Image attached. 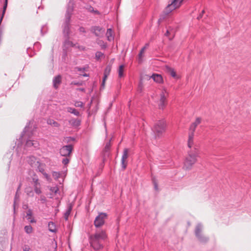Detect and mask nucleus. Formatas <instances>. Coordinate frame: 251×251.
I'll use <instances>...</instances> for the list:
<instances>
[{
	"mask_svg": "<svg viewBox=\"0 0 251 251\" xmlns=\"http://www.w3.org/2000/svg\"><path fill=\"white\" fill-rule=\"evenodd\" d=\"M107 218L106 213L101 212L96 217L94 221V225L97 229L95 233L90 236V240L91 246L95 250L102 249L103 242L107 238L105 230L99 228L104 225Z\"/></svg>",
	"mask_w": 251,
	"mask_h": 251,
	"instance_id": "1",
	"label": "nucleus"
},
{
	"mask_svg": "<svg viewBox=\"0 0 251 251\" xmlns=\"http://www.w3.org/2000/svg\"><path fill=\"white\" fill-rule=\"evenodd\" d=\"M30 123L31 122L30 121L25 126L19 140L21 142H22L24 139L26 140L25 145V148L26 149L31 147H33L34 149L38 148L39 146V142L37 141L31 140V136L32 134V132L29 131Z\"/></svg>",
	"mask_w": 251,
	"mask_h": 251,
	"instance_id": "2",
	"label": "nucleus"
},
{
	"mask_svg": "<svg viewBox=\"0 0 251 251\" xmlns=\"http://www.w3.org/2000/svg\"><path fill=\"white\" fill-rule=\"evenodd\" d=\"M74 2L70 0L65 14V21L63 25V30L65 34L69 35V26L70 25L71 17L74 10Z\"/></svg>",
	"mask_w": 251,
	"mask_h": 251,
	"instance_id": "3",
	"label": "nucleus"
},
{
	"mask_svg": "<svg viewBox=\"0 0 251 251\" xmlns=\"http://www.w3.org/2000/svg\"><path fill=\"white\" fill-rule=\"evenodd\" d=\"M198 155V151L196 148H194V151H188V155L186 157L183 168L185 170H190L192 166L196 163L197 161V157Z\"/></svg>",
	"mask_w": 251,
	"mask_h": 251,
	"instance_id": "4",
	"label": "nucleus"
},
{
	"mask_svg": "<svg viewBox=\"0 0 251 251\" xmlns=\"http://www.w3.org/2000/svg\"><path fill=\"white\" fill-rule=\"evenodd\" d=\"M201 121V119L200 117L197 118L196 121L193 123L189 128V133L188 140V147L189 148H192L193 147V139L194 136V132L196 127L199 125Z\"/></svg>",
	"mask_w": 251,
	"mask_h": 251,
	"instance_id": "5",
	"label": "nucleus"
},
{
	"mask_svg": "<svg viewBox=\"0 0 251 251\" xmlns=\"http://www.w3.org/2000/svg\"><path fill=\"white\" fill-rule=\"evenodd\" d=\"M202 230L203 226L201 224H197L195 230V234L200 243L205 244L208 241L209 238L203 234Z\"/></svg>",
	"mask_w": 251,
	"mask_h": 251,
	"instance_id": "6",
	"label": "nucleus"
},
{
	"mask_svg": "<svg viewBox=\"0 0 251 251\" xmlns=\"http://www.w3.org/2000/svg\"><path fill=\"white\" fill-rule=\"evenodd\" d=\"M166 123L163 120L158 121L155 123L152 130L156 136H159L162 133L165 131Z\"/></svg>",
	"mask_w": 251,
	"mask_h": 251,
	"instance_id": "7",
	"label": "nucleus"
},
{
	"mask_svg": "<svg viewBox=\"0 0 251 251\" xmlns=\"http://www.w3.org/2000/svg\"><path fill=\"white\" fill-rule=\"evenodd\" d=\"M183 0H172L171 3L166 7L165 12L166 14H169L175 9L178 8Z\"/></svg>",
	"mask_w": 251,
	"mask_h": 251,
	"instance_id": "8",
	"label": "nucleus"
},
{
	"mask_svg": "<svg viewBox=\"0 0 251 251\" xmlns=\"http://www.w3.org/2000/svg\"><path fill=\"white\" fill-rule=\"evenodd\" d=\"M32 180L34 192L38 195L42 193L41 184L39 181L38 177L36 174L33 175Z\"/></svg>",
	"mask_w": 251,
	"mask_h": 251,
	"instance_id": "9",
	"label": "nucleus"
},
{
	"mask_svg": "<svg viewBox=\"0 0 251 251\" xmlns=\"http://www.w3.org/2000/svg\"><path fill=\"white\" fill-rule=\"evenodd\" d=\"M73 149V146L72 145H68L63 146L60 149V154L61 156L64 157H69Z\"/></svg>",
	"mask_w": 251,
	"mask_h": 251,
	"instance_id": "10",
	"label": "nucleus"
},
{
	"mask_svg": "<svg viewBox=\"0 0 251 251\" xmlns=\"http://www.w3.org/2000/svg\"><path fill=\"white\" fill-rule=\"evenodd\" d=\"M166 92H162L160 95V99L158 104L159 109H163L167 104V97L168 94L166 95Z\"/></svg>",
	"mask_w": 251,
	"mask_h": 251,
	"instance_id": "11",
	"label": "nucleus"
},
{
	"mask_svg": "<svg viewBox=\"0 0 251 251\" xmlns=\"http://www.w3.org/2000/svg\"><path fill=\"white\" fill-rule=\"evenodd\" d=\"M91 31L97 37H102L105 32V29L99 26H94L91 28Z\"/></svg>",
	"mask_w": 251,
	"mask_h": 251,
	"instance_id": "12",
	"label": "nucleus"
},
{
	"mask_svg": "<svg viewBox=\"0 0 251 251\" xmlns=\"http://www.w3.org/2000/svg\"><path fill=\"white\" fill-rule=\"evenodd\" d=\"M129 152V149L127 148H125L124 150L121 159V164L122 168L125 170L126 167V160L128 157V153Z\"/></svg>",
	"mask_w": 251,
	"mask_h": 251,
	"instance_id": "13",
	"label": "nucleus"
},
{
	"mask_svg": "<svg viewBox=\"0 0 251 251\" xmlns=\"http://www.w3.org/2000/svg\"><path fill=\"white\" fill-rule=\"evenodd\" d=\"M111 143L110 140L107 142L105 145L104 148L103 149L102 154L103 155V160H104L109 155V151L110 150Z\"/></svg>",
	"mask_w": 251,
	"mask_h": 251,
	"instance_id": "14",
	"label": "nucleus"
},
{
	"mask_svg": "<svg viewBox=\"0 0 251 251\" xmlns=\"http://www.w3.org/2000/svg\"><path fill=\"white\" fill-rule=\"evenodd\" d=\"M26 161L32 167H34L37 166V162L39 161L37 160V158L34 156H29L27 157Z\"/></svg>",
	"mask_w": 251,
	"mask_h": 251,
	"instance_id": "15",
	"label": "nucleus"
},
{
	"mask_svg": "<svg viewBox=\"0 0 251 251\" xmlns=\"http://www.w3.org/2000/svg\"><path fill=\"white\" fill-rule=\"evenodd\" d=\"M64 36L67 38V39L64 41V47L66 48H68L70 47H74L75 46V44H74L72 41H70L69 40V35L70 33H69L68 35H67L64 33L63 32Z\"/></svg>",
	"mask_w": 251,
	"mask_h": 251,
	"instance_id": "16",
	"label": "nucleus"
},
{
	"mask_svg": "<svg viewBox=\"0 0 251 251\" xmlns=\"http://www.w3.org/2000/svg\"><path fill=\"white\" fill-rule=\"evenodd\" d=\"M149 44L147 43L146 44L145 46L142 48L141 50L140 51V52L138 54V62L139 64H141L143 62V53L144 52L145 50L149 47Z\"/></svg>",
	"mask_w": 251,
	"mask_h": 251,
	"instance_id": "17",
	"label": "nucleus"
},
{
	"mask_svg": "<svg viewBox=\"0 0 251 251\" xmlns=\"http://www.w3.org/2000/svg\"><path fill=\"white\" fill-rule=\"evenodd\" d=\"M69 123L72 126L76 127L80 125L81 120L78 119L73 118L69 120Z\"/></svg>",
	"mask_w": 251,
	"mask_h": 251,
	"instance_id": "18",
	"label": "nucleus"
},
{
	"mask_svg": "<svg viewBox=\"0 0 251 251\" xmlns=\"http://www.w3.org/2000/svg\"><path fill=\"white\" fill-rule=\"evenodd\" d=\"M61 83V76L60 75H58L55 76L53 79V87L57 89L59 85Z\"/></svg>",
	"mask_w": 251,
	"mask_h": 251,
	"instance_id": "19",
	"label": "nucleus"
},
{
	"mask_svg": "<svg viewBox=\"0 0 251 251\" xmlns=\"http://www.w3.org/2000/svg\"><path fill=\"white\" fill-rule=\"evenodd\" d=\"M106 35L107 38V40L109 41H112L114 40V35L113 31L111 28H108L107 30V32L106 33Z\"/></svg>",
	"mask_w": 251,
	"mask_h": 251,
	"instance_id": "20",
	"label": "nucleus"
},
{
	"mask_svg": "<svg viewBox=\"0 0 251 251\" xmlns=\"http://www.w3.org/2000/svg\"><path fill=\"white\" fill-rule=\"evenodd\" d=\"M154 81L160 83L163 81V78L160 75L153 74L151 77Z\"/></svg>",
	"mask_w": 251,
	"mask_h": 251,
	"instance_id": "21",
	"label": "nucleus"
},
{
	"mask_svg": "<svg viewBox=\"0 0 251 251\" xmlns=\"http://www.w3.org/2000/svg\"><path fill=\"white\" fill-rule=\"evenodd\" d=\"M32 211L29 209L26 213V219L31 223H36V220L34 218H32Z\"/></svg>",
	"mask_w": 251,
	"mask_h": 251,
	"instance_id": "22",
	"label": "nucleus"
},
{
	"mask_svg": "<svg viewBox=\"0 0 251 251\" xmlns=\"http://www.w3.org/2000/svg\"><path fill=\"white\" fill-rule=\"evenodd\" d=\"M37 170L43 174L45 172V165L43 163H41L40 161L37 162Z\"/></svg>",
	"mask_w": 251,
	"mask_h": 251,
	"instance_id": "23",
	"label": "nucleus"
},
{
	"mask_svg": "<svg viewBox=\"0 0 251 251\" xmlns=\"http://www.w3.org/2000/svg\"><path fill=\"white\" fill-rule=\"evenodd\" d=\"M86 9L88 12L93 13L95 15H100V13L98 10H95L94 8L91 5H87L86 7Z\"/></svg>",
	"mask_w": 251,
	"mask_h": 251,
	"instance_id": "24",
	"label": "nucleus"
},
{
	"mask_svg": "<svg viewBox=\"0 0 251 251\" xmlns=\"http://www.w3.org/2000/svg\"><path fill=\"white\" fill-rule=\"evenodd\" d=\"M48 228L50 231L55 232L56 231V226L52 222H50L48 224Z\"/></svg>",
	"mask_w": 251,
	"mask_h": 251,
	"instance_id": "25",
	"label": "nucleus"
},
{
	"mask_svg": "<svg viewBox=\"0 0 251 251\" xmlns=\"http://www.w3.org/2000/svg\"><path fill=\"white\" fill-rule=\"evenodd\" d=\"M47 122L48 125H51L54 127H58L60 126V124L58 123L51 119H48Z\"/></svg>",
	"mask_w": 251,
	"mask_h": 251,
	"instance_id": "26",
	"label": "nucleus"
},
{
	"mask_svg": "<svg viewBox=\"0 0 251 251\" xmlns=\"http://www.w3.org/2000/svg\"><path fill=\"white\" fill-rule=\"evenodd\" d=\"M7 2H8V0H5L4 4L3 7L2 13L1 17L0 18V25L1 24V23L2 22L3 17L4 16V14H5V11H6L7 6Z\"/></svg>",
	"mask_w": 251,
	"mask_h": 251,
	"instance_id": "27",
	"label": "nucleus"
},
{
	"mask_svg": "<svg viewBox=\"0 0 251 251\" xmlns=\"http://www.w3.org/2000/svg\"><path fill=\"white\" fill-rule=\"evenodd\" d=\"M124 66L123 65H121L119 66L118 69V75L120 77L124 76Z\"/></svg>",
	"mask_w": 251,
	"mask_h": 251,
	"instance_id": "28",
	"label": "nucleus"
},
{
	"mask_svg": "<svg viewBox=\"0 0 251 251\" xmlns=\"http://www.w3.org/2000/svg\"><path fill=\"white\" fill-rule=\"evenodd\" d=\"M68 111L71 113L74 114L75 116H79V112L75 109L72 107H69L68 109Z\"/></svg>",
	"mask_w": 251,
	"mask_h": 251,
	"instance_id": "29",
	"label": "nucleus"
},
{
	"mask_svg": "<svg viewBox=\"0 0 251 251\" xmlns=\"http://www.w3.org/2000/svg\"><path fill=\"white\" fill-rule=\"evenodd\" d=\"M24 229L27 234H30L33 231V228L30 225L25 226L24 227Z\"/></svg>",
	"mask_w": 251,
	"mask_h": 251,
	"instance_id": "30",
	"label": "nucleus"
},
{
	"mask_svg": "<svg viewBox=\"0 0 251 251\" xmlns=\"http://www.w3.org/2000/svg\"><path fill=\"white\" fill-rule=\"evenodd\" d=\"M52 176L56 180H58L59 178H60L61 176V173L59 172L53 171L52 173Z\"/></svg>",
	"mask_w": 251,
	"mask_h": 251,
	"instance_id": "31",
	"label": "nucleus"
},
{
	"mask_svg": "<svg viewBox=\"0 0 251 251\" xmlns=\"http://www.w3.org/2000/svg\"><path fill=\"white\" fill-rule=\"evenodd\" d=\"M71 211H72V206H69L67 210L66 211V212L65 213V218L66 220H68V217L70 215Z\"/></svg>",
	"mask_w": 251,
	"mask_h": 251,
	"instance_id": "32",
	"label": "nucleus"
},
{
	"mask_svg": "<svg viewBox=\"0 0 251 251\" xmlns=\"http://www.w3.org/2000/svg\"><path fill=\"white\" fill-rule=\"evenodd\" d=\"M168 71L170 73V75L173 77L174 78H176V73L175 70L173 69L169 68Z\"/></svg>",
	"mask_w": 251,
	"mask_h": 251,
	"instance_id": "33",
	"label": "nucleus"
},
{
	"mask_svg": "<svg viewBox=\"0 0 251 251\" xmlns=\"http://www.w3.org/2000/svg\"><path fill=\"white\" fill-rule=\"evenodd\" d=\"M95 55L96 59L97 60H99L100 58H101L102 56H104V54L101 51H97L96 52Z\"/></svg>",
	"mask_w": 251,
	"mask_h": 251,
	"instance_id": "34",
	"label": "nucleus"
},
{
	"mask_svg": "<svg viewBox=\"0 0 251 251\" xmlns=\"http://www.w3.org/2000/svg\"><path fill=\"white\" fill-rule=\"evenodd\" d=\"M110 71H111V67L109 66H107L104 70V75H106V77H107L108 75H109Z\"/></svg>",
	"mask_w": 251,
	"mask_h": 251,
	"instance_id": "35",
	"label": "nucleus"
},
{
	"mask_svg": "<svg viewBox=\"0 0 251 251\" xmlns=\"http://www.w3.org/2000/svg\"><path fill=\"white\" fill-rule=\"evenodd\" d=\"M50 191L56 194L59 192V189L57 186L52 187L50 188Z\"/></svg>",
	"mask_w": 251,
	"mask_h": 251,
	"instance_id": "36",
	"label": "nucleus"
},
{
	"mask_svg": "<svg viewBox=\"0 0 251 251\" xmlns=\"http://www.w3.org/2000/svg\"><path fill=\"white\" fill-rule=\"evenodd\" d=\"M70 159L68 157H66L65 158L62 159V164L64 165H67L70 162Z\"/></svg>",
	"mask_w": 251,
	"mask_h": 251,
	"instance_id": "37",
	"label": "nucleus"
},
{
	"mask_svg": "<svg viewBox=\"0 0 251 251\" xmlns=\"http://www.w3.org/2000/svg\"><path fill=\"white\" fill-rule=\"evenodd\" d=\"M26 193L27 195L29 197H33L34 196V192L30 189H27L26 190Z\"/></svg>",
	"mask_w": 251,
	"mask_h": 251,
	"instance_id": "38",
	"label": "nucleus"
},
{
	"mask_svg": "<svg viewBox=\"0 0 251 251\" xmlns=\"http://www.w3.org/2000/svg\"><path fill=\"white\" fill-rule=\"evenodd\" d=\"M42 174L48 181H50V182L51 181V179L50 176L47 173H46L45 172H44Z\"/></svg>",
	"mask_w": 251,
	"mask_h": 251,
	"instance_id": "39",
	"label": "nucleus"
},
{
	"mask_svg": "<svg viewBox=\"0 0 251 251\" xmlns=\"http://www.w3.org/2000/svg\"><path fill=\"white\" fill-rule=\"evenodd\" d=\"M39 200L41 201L42 203H45L47 201L46 198L44 196H41Z\"/></svg>",
	"mask_w": 251,
	"mask_h": 251,
	"instance_id": "40",
	"label": "nucleus"
},
{
	"mask_svg": "<svg viewBox=\"0 0 251 251\" xmlns=\"http://www.w3.org/2000/svg\"><path fill=\"white\" fill-rule=\"evenodd\" d=\"M107 77H106V75H104L103 76V77L102 78V83H101V87H102V88H104V84H105V81Z\"/></svg>",
	"mask_w": 251,
	"mask_h": 251,
	"instance_id": "41",
	"label": "nucleus"
},
{
	"mask_svg": "<svg viewBox=\"0 0 251 251\" xmlns=\"http://www.w3.org/2000/svg\"><path fill=\"white\" fill-rule=\"evenodd\" d=\"M23 250L24 251H29L30 249L28 245H25L23 246Z\"/></svg>",
	"mask_w": 251,
	"mask_h": 251,
	"instance_id": "42",
	"label": "nucleus"
},
{
	"mask_svg": "<svg viewBox=\"0 0 251 251\" xmlns=\"http://www.w3.org/2000/svg\"><path fill=\"white\" fill-rule=\"evenodd\" d=\"M71 84H73V85H77V86H80L81 85V83L78 82V81H74L72 82Z\"/></svg>",
	"mask_w": 251,
	"mask_h": 251,
	"instance_id": "43",
	"label": "nucleus"
},
{
	"mask_svg": "<svg viewBox=\"0 0 251 251\" xmlns=\"http://www.w3.org/2000/svg\"><path fill=\"white\" fill-rule=\"evenodd\" d=\"M79 32H82V33H85L86 32V30H85V28L82 27V26L79 27Z\"/></svg>",
	"mask_w": 251,
	"mask_h": 251,
	"instance_id": "44",
	"label": "nucleus"
},
{
	"mask_svg": "<svg viewBox=\"0 0 251 251\" xmlns=\"http://www.w3.org/2000/svg\"><path fill=\"white\" fill-rule=\"evenodd\" d=\"M204 13V10H203L201 11V13H200V15L198 16V17L197 19H199V20H200V19H201V18H202V15H203V13Z\"/></svg>",
	"mask_w": 251,
	"mask_h": 251,
	"instance_id": "45",
	"label": "nucleus"
},
{
	"mask_svg": "<svg viewBox=\"0 0 251 251\" xmlns=\"http://www.w3.org/2000/svg\"><path fill=\"white\" fill-rule=\"evenodd\" d=\"M34 47L36 48H40L41 47V45H40V43H39V42H36L34 44Z\"/></svg>",
	"mask_w": 251,
	"mask_h": 251,
	"instance_id": "46",
	"label": "nucleus"
},
{
	"mask_svg": "<svg viewBox=\"0 0 251 251\" xmlns=\"http://www.w3.org/2000/svg\"><path fill=\"white\" fill-rule=\"evenodd\" d=\"M75 106L77 107H82L83 103L81 102H78L77 104H75Z\"/></svg>",
	"mask_w": 251,
	"mask_h": 251,
	"instance_id": "47",
	"label": "nucleus"
},
{
	"mask_svg": "<svg viewBox=\"0 0 251 251\" xmlns=\"http://www.w3.org/2000/svg\"><path fill=\"white\" fill-rule=\"evenodd\" d=\"M76 69L78 71H79V72H83L85 71L84 68L78 67V68H76Z\"/></svg>",
	"mask_w": 251,
	"mask_h": 251,
	"instance_id": "48",
	"label": "nucleus"
},
{
	"mask_svg": "<svg viewBox=\"0 0 251 251\" xmlns=\"http://www.w3.org/2000/svg\"><path fill=\"white\" fill-rule=\"evenodd\" d=\"M171 33V31L170 29H167L166 33H165V36H169V35Z\"/></svg>",
	"mask_w": 251,
	"mask_h": 251,
	"instance_id": "49",
	"label": "nucleus"
},
{
	"mask_svg": "<svg viewBox=\"0 0 251 251\" xmlns=\"http://www.w3.org/2000/svg\"><path fill=\"white\" fill-rule=\"evenodd\" d=\"M153 183H154V189L156 190H158V186H157V183L155 181H153Z\"/></svg>",
	"mask_w": 251,
	"mask_h": 251,
	"instance_id": "50",
	"label": "nucleus"
},
{
	"mask_svg": "<svg viewBox=\"0 0 251 251\" xmlns=\"http://www.w3.org/2000/svg\"><path fill=\"white\" fill-rule=\"evenodd\" d=\"M46 26H43L41 29V33L42 35H44V33L43 32V30H44V29L45 28Z\"/></svg>",
	"mask_w": 251,
	"mask_h": 251,
	"instance_id": "51",
	"label": "nucleus"
},
{
	"mask_svg": "<svg viewBox=\"0 0 251 251\" xmlns=\"http://www.w3.org/2000/svg\"><path fill=\"white\" fill-rule=\"evenodd\" d=\"M31 50V49H30V48H28V49H27V53L28 54V55H29V56H32V55L30 54H29V51H30Z\"/></svg>",
	"mask_w": 251,
	"mask_h": 251,
	"instance_id": "52",
	"label": "nucleus"
},
{
	"mask_svg": "<svg viewBox=\"0 0 251 251\" xmlns=\"http://www.w3.org/2000/svg\"><path fill=\"white\" fill-rule=\"evenodd\" d=\"M82 75L83 76H88V74H85H85H82Z\"/></svg>",
	"mask_w": 251,
	"mask_h": 251,
	"instance_id": "53",
	"label": "nucleus"
},
{
	"mask_svg": "<svg viewBox=\"0 0 251 251\" xmlns=\"http://www.w3.org/2000/svg\"><path fill=\"white\" fill-rule=\"evenodd\" d=\"M1 35H2V32H1V31L0 30V38H1Z\"/></svg>",
	"mask_w": 251,
	"mask_h": 251,
	"instance_id": "54",
	"label": "nucleus"
},
{
	"mask_svg": "<svg viewBox=\"0 0 251 251\" xmlns=\"http://www.w3.org/2000/svg\"><path fill=\"white\" fill-rule=\"evenodd\" d=\"M17 198V194H16L15 197V200H16V198Z\"/></svg>",
	"mask_w": 251,
	"mask_h": 251,
	"instance_id": "55",
	"label": "nucleus"
},
{
	"mask_svg": "<svg viewBox=\"0 0 251 251\" xmlns=\"http://www.w3.org/2000/svg\"><path fill=\"white\" fill-rule=\"evenodd\" d=\"M21 185H20L18 188V190L20 188Z\"/></svg>",
	"mask_w": 251,
	"mask_h": 251,
	"instance_id": "56",
	"label": "nucleus"
},
{
	"mask_svg": "<svg viewBox=\"0 0 251 251\" xmlns=\"http://www.w3.org/2000/svg\"><path fill=\"white\" fill-rule=\"evenodd\" d=\"M80 90H81V91H83V90H84V89H81Z\"/></svg>",
	"mask_w": 251,
	"mask_h": 251,
	"instance_id": "57",
	"label": "nucleus"
}]
</instances>
